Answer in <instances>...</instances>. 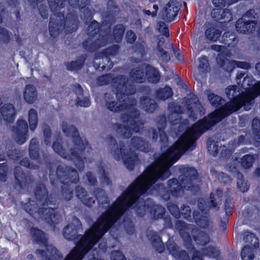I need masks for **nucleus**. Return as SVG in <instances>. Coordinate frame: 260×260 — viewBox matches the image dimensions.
<instances>
[{
  "mask_svg": "<svg viewBox=\"0 0 260 260\" xmlns=\"http://www.w3.org/2000/svg\"><path fill=\"white\" fill-rule=\"evenodd\" d=\"M110 205L98 218L84 235L79 234V230L82 229L81 221L78 219L76 225L71 223L67 225L63 230L64 237L69 241H78L75 246L67 255L69 256L72 251L76 249L77 254L82 256V260L86 254L96 245L100 238L103 236L114 224L113 218L112 217Z\"/></svg>",
  "mask_w": 260,
  "mask_h": 260,
  "instance_id": "f03ea898",
  "label": "nucleus"
},
{
  "mask_svg": "<svg viewBox=\"0 0 260 260\" xmlns=\"http://www.w3.org/2000/svg\"><path fill=\"white\" fill-rule=\"evenodd\" d=\"M141 108L147 113H153L158 107L154 100L147 96H142L140 99Z\"/></svg>",
  "mask_w": 260,
  "mask_h": 260,
  "instance_id": "2f4dec72",
  "label": "nucleus"
},
{
  "mask_svg": "<svg viewBox=\"0 0 260 260\" xmlns=\"http://www.w3.org/2000/svg\"><path fill=\"white\" fill-rule=\"evenodd\" d=\"M204 256L218 259L220 255V251L216 246L209 245L201 249Z\"/></svg>",
  "mask_w": 260,
  "mask_h": 260,
  "instance_id": "37998d69",
  "label": "nucleus"
},
{
  "mask_svg": "<svg viewBox=\"0 0 260 260\" xmlns=\"http://www.w3.org/2000/svg\"><path fill=\"white\" fill-rule=\"evenodd\" d=\"M44 141L46 145H50L51 144L50 138L52 135V131L50 126L46 125L43 129Z\"/></svg>",
  "mask_w": 260,
  "mask_h": 260,
  "instance_id": "680f3d73",
  "label": "nucleus"
},
{
  "mask_svg": "<svg viewBox=\"0 0 260 260\" xmlns=\"http://www.w3.org/2000/svg\"><path fill=\"white\" fill-rule=\"evenodd\" d=\"M235 26L237 32L243 34H247L252 33L255 31L256 23H255L254 20H250L241 17L237 20Z\"/></svg>",
  "mask_w": 260,
  "mask_h": 260,
  "instance_id": "a878e982",
  "label": "nucleus"
},
{
  "mask_svg": "<svg viewBox=\"0 0 260 260\" xmlns=\"http://www.w3.org/2000/svg\"><path fill=\"white\" fill-rule=\"evenodd\" d=\"M69 0H48V5L52 12L50 17L49 31L50 35L56 38L63 29L65 33H72L78 29L79 21L78 15L73 13H69L65 17L64 13L60 12L66 3Z\"/></svg>",
  "mask_w": 260,
  "mask_h": 260,
  "instance_id": "423d86ee",
  "label": "nucleus"
},
{
  "mask_svg": "<svg viewBox=\"0 0 260 260\" xmlns=\"http://www.w3.org/2000/svg\"><path fill=\"white\" fill-rule=\"evenodd\" d=\"M147 237L155 251L159 253H162L165 250V246L161 237L154 231H150L147 234Z\"/></svg>",
  "mask_w": 260,
  "mask_h": 260,
  "instance_id": "cd10ccee",
  "label": "nucleus"
},
{
  "mask_svg": "<svg viewBox=\"0 0 260 260\" xmlns=\"http://www.w3.org/2000/svg\"><path fill=\"white\" fill-rule=\"evenodd\" d=\"M140 111L135 107H131L127 112L121 115L122 122L128 126L116 122L112 124V127L121 138L129 139L132 135V129L137 133L140 131V126L144 124L140 119Z\"/></svg>",
  "mask_w": 260,
  "mask_h": 260,
  "instance_id": "0eeeda50",
  "label": "nucleus"
},
{
  "mask_svg": "<svg viewBox=\"0 0 260 260\" xmlns=\"http://www.w3.org/2000/svg\"><path fill=\"white\" fill-rule=\"evenodd\" d=\"M230 102L227 103L232 111L234 112L238 111L241 107H244L239 97L236 99H229Z\"/></svg>",
  "mask_w": 260,
  "mask_h": 260,
  "instance_id": "864d4df0",
  "label": "nucleus"
},
{
  "mask_svg": "<svg viewBox=\"0 0 260 260\" xmlns=\"http://www.w3.org/2000/svg\"><path fill=\"white\" fill-rule=\"evenodd\" d=\"M37 91L32 84L26 85L23 92L25 101L28 104H32L37 98Z\"/></svg>",
  "mask_w": 260,
  "mask_h": 260,
  "instance_id": "e433bc0d",
  "label": "nucleus"
},
{
  "mask_svg": "<svg viewBox=\"0 0 260 260\" xmlns=\"http://www.w3.org/2000/svg\"><path fill=\"white\" fill-rule=\"evenodd\" d=\"M98 83L101 86L109 84L111 81V75L109 74H106L101 75L97 78Z\"/></svg>",
  "mask_w": 260,
  "mask_h": 260,
  "instance_id": "69168bd1",
  "label": "nucleus"
},
{
  "mask_svg": "<svg viewBox=\"0 0 260 260\" xmlns=\"http://www.w3.org/2000/svg\"><path fill=\"white\" fill-rule=\"evenodd\" d=\"M130 145L136 150L148 152L150 150L149 142L138 136H134L131 138Z\"/></svg>",
  "mask_w": 260,
  "mask_h": 260,
  "instance_id": "7c9ffc66",
  "label": "nucleus"
},
{
  "mask_svg": "<svg viewBox=\"0 0 260 260\" xmlns=\"http://www.w3.org/2000/svg\"><path fill=\"white\" fill-rule=\"evenodd\" d=\"M218 123L212 112L198 120L189 128H187L184 134L196 146V141L205 133L211 129Z\"/></svg>",
  "mask_w": 260,
  "mask_h": 260,
  "instance_id": "f8f14e48",
  "label": "nucleus"
},
{
  "mask_svg": "<svg viewBox=\"0 0 260 260\" xmlns=\"http://www.w3.org/2000/svg\"><path fill=\"white\" fill-rule=\"evenodd\" d=\"M28 129L26 121L22 119H18L16 125L12 127L14 140L18 144L22 145L27 141L28 138Z\"/></svg>",
  "mask_w": 260,
  "mask_h": 260,
  "instance_id": "aec40b11",
  "label": "nucleus"
},
{
  "mask_svg": "<svg viewBox=\"0 0 260 260\" xmlns=\"http://www.w3.org/2000/svg\"><path fill=\"white\" fill-rule=\"evenodd\" d=\"M154 183L155 182L150 178L139 177L110 205L114 223L123 216V226L127 234L132 235L135 232L132 218L126 214L129 209H134L139 217H144L149 214L153 219L158 220L162 219L165 215V208L160 205L156 204L152 199L144 200L140 198L144 194L155 193L151 191Z\"/></svg>",
  "mask_w": 260,
  "mask_h": 260,
  "instance_id": "f257e3e1",
  "label": "nucleus"
},
{
  "mask_svg": "<svg viewBox=\"0 0 260 260\" xmlns=\"http://www.w3.org/2000/svg\"><path fill=\"white\" fill-rule=\"evenodd\" d=\"M61 128L64 135L72 138L73 146L71 148V155L73 158H81V154L85 153L86 148L89 144L88 141L83 140L77 128L73 125H69L66 121H62Z\"/></svg>",
  "mask_w": 260,
  "mask_h": 260,
  "instance_id": "ddd939ff",
  "label": "nucleus"
},
{
  "mask_svg": "<svg viewBox=\"0 0 260 260\" xmlns=\"http://www.w3.org/2000/svg\"><path fill=\"white\" fill-rule=\"evenodd\" d=\"M180 8L178 6L176 0H170L166 4L165 8L162 11V19L167 22L173 21L177 15Z\"/></svg>",
  "mask_w": 260,
  "mask_h": 260,
  "instance_id": "393cba45",
  "label": "nucleus"
},
{
  "mask_svg": "<svg viewBox=\"0 0 260 260\" xmlns=\"http://www.w3.org/2000/svg\"><path fill=\"white\" fill-rule=\"evenodd\" d=\"M259 95L260 80L255 83L251 87L246 89L244 92L241 93L239 98L246 108V107L252 106L254 99Z\"/></svg>",
  "mask_w": 260,
  "mask_h": 260,
  "instance_id": "412c9836",
  "label": "nucleus"
},
{
  "mask_svg": "<svg viewBox=\"0 0 260 260\" xmlns=\"http://www.w3.org/2000/svg\"><path fill=\"white\" fill-rule=\"evenodd\" d=\"M199 63L198 68L200 71L203 73L207 72L208 69L209 68V63L208 57L205 55H202L199 58Z\"/></svg>",
  "mask_w": 260,
  "mask_h": 260,
  "instance_id": "5fc2aeb1",
  "label": "nucleus"
},
{
  "mask_svg": "<svg viewBox=\"0 0 260 260\" xmlns=\"http://www.w3.org/2000/svg\"><path fill=\"white\" fill-rule=\"evenodd\" d=\"M236 39L235 35L230 31H225L222 36V43L230 46Z\"/></svg>",
  "mask_w": 260,
  "mask_h": 260,
  "instance_id": "8fccbe9b",
  "label": "nucleus"
},
{
  "mask_svg": "<svg viewBox=\"0 0 260 260\" xmlns=\"http://www.w3.org/2000/svg\"><path fill=\"white\" fill-rule=\"evenodd\" d=\"M119 49V46L114 44L95 54L93 62L95 70L99 72H107L111 70L113 67L111 57L116 55Z\"/></svg>",
  "mask_w": 260,
  "mask_h": 260,
  "instance_id": "4468645a",
  "label": "nucleus"
},
{
  "mask_svg": "<svg viewBox=\"0 0 260 260\" xmlns=\"http://www.w3.org/2000/svg\"><path fill=\"white\" fill-rule=\"evenodd\" d=\"M104 99L107 109L113 113H119L127 107V105L126 103H118L116 101L113 94L105 93Z\"/></svg>",
  "mask_w": 260,
  "mask_h": 260,
  "instance_id": "5701e85b",
  "label": "nucleus"
},
{
  "mask_svg": "<svg viewBox=\"0 0 260 260\" xmlns=\"http://www.w3.org/2000/svg\"><path fill=\"white\" fill-rule=\"evenodd\" d=\"M52 147L53 150L62 157L74 161L76 167L79 171H82L84 169L85 160L86 159L85 153L81 154V158H73L71 155V148L70 149V153H68L67 150L63 147L62 144L59 141H54Z\"/></svg>",
  "mask_w": 260,
  "mask_h": 260,
  "instance_id": "6ab92c4d",
  "label": "nucleus"
},
{
  "mask_svg": "<svg viewBox=\"0 0 260 260\" xmlns=\"http://www.w3.org/2000/svg\"><path fill=\"white\" fill-rule=\"evenodd\" d=\"M145 75L148 82L151 83L156 84L159 81L160 79V75L158 69L150 64L146 66Z\"/></svg>",
  "mask_w": 260,
  "mask_h": 260,
  "instance_id": "f704fd0d",
  "label": "nucleus"
},
{
  "mask_svg": "<svg viewBox=\"0 0 260 260\" xmlns=\"http://www.w3.org/2000/svg\"><path fill=\"white\" fill-rule=\"evenodd\" d=\"M28 122L29 124V128L31 131L34 132L37 128L38 123V115L37 111L31 108L28 111Z\"/></svg>",
  "mask_w": 260,
  "mask_h": 260,
  "instance_id": "a18cd8bd",
  "label": "nucleus"
},
{
  "mask_svg": "<svg viewBox=\"0 0 260 260\" xmlns=\"http://www.w3.org/2000/svg\"><path fill=\"white\" fill-rule=\"evenodd\" d=\"M15 178V188L18 190H23L28 187L32 182L31 176L26 174L20 167H16L14 170Z\"/></svg>",
  "mask_w": 260,
  "mask_h": 260,
  "instance_id": "4be33fe9",
  "label": "nucleus"
},
{
  "mask_svg": "<svg viewBox=\"0 0 260 260\" xmlns=\"http://www.w3.org/2000/svg\"><path fill=\"white\" fill-rule=\"evenodd\" d=\"M192 234L193 239L199 245H206L210 240L208 234L198 229H193Z\"/></svg>",
  "mask_w": 260,
  "mask_h": 260,
  "instance_id": "473e14b6",
  "label": "nucleus"
},
{
  "mask_svg": "<svg viewBox=\"0 0 260 260\" xmlns=\"http://www.w3.org/2000/svg\"><path fill=\"white\" fill-rule=\"evenodd\" d=\"M226 95L229 99H236L241 96L240 89L236 85H230L225 89Z\"/></svg>",
  "mask_w": 260,
  "mask_h": 260,
  "instance_id": "de8ad7c7",
  "label": "nucleus"
},
{
  "mask_svg": "<svg viewBox=\"0 0 260 260\" xmlns=\"http://www.w3.org/2000/svg\"><path fill=\"white\" fill-rule=\"evenodd\" d=\"M180 212L181 215H182L183 218L189 221H191L192 219L191 216V211L189 206L186 204H183L181 207Z\"/></svg>",
  "mask_w": 260,
  "mask_h": 260,
  "instance_id": "4d7b16f0",
  "label": "nucleus"
},
{
  "mask_svg": "<svg viewBox=\"0 0 260 260\" xmlns=\"http://www.w3.org/2000/svg\"><path fill=\"white\" fill-rule=\"evenodd\" d=\"M196 146L183 134L173 145L169 147L163 156L156 158L145 170L142 175L156 182L164 181L171 175L170 168L188 150L192 151Z\"/></svg>",
  "mask_w": 260,
  "mask_h": 260,
  "instance_id": "7ed1b4c3",
  "label": "nucleus"
},
{
  "mask_svg": "<svg viewBox=\"0 0 260 260\" xmlns=\"http://www.w3.org/2000/svg\"><path fill=\"white\" fill-rule=\"evenodd\" d=\"M43 157L46 161V167L49 171V176L51 183L54 186L57 185L58 181L62 184L60 195L62 199L67 201L71 200L75 190L77 198L86 206L91 207L94 203L93 198L88 196L87 191L83 187L77 185L74 188V186L72 185V183H77L79 180L78 173L75 169L71 167H64L61 165H58L55 172L56 178H54L53 164L51 161H47L49 157L48 154L44 153Z\"/></svg>",
  "mask_w": 260,
  "mask_h": 260,
  "instance_id": "20e7f679",
  "label": "nucleus"
},
{
  "mask_svg": "<svg viewBox=\"0 0 260 260\" xmlns=\"http://www.w3.org/2000/svg\"><path fill=\"white\" fill-rule=\"evenodd\" d=\"M218 108V111L212 112L218 122L233 113L228 104L224 106L222 105L221 107Z\"/></svg>",
  "mask_w": 260,
  "mask_h": 260,
  "instance_id": "a19ab883",
  "label": "nucleus"
},
{
  "mask_svg": "<svg viewBox=\"0 0 260 260\" xmlns=\"http://www.w3.org/2000/svg\"><path fill=\"white\" fill-rule=\"evenodd\" d=\"M90 4V0H69V5L74 8H79L86 21H90L93 18L91 11L88 7Z\"/></svg>",
  "mask_w": 260,
  "mask_h": 260,
  "instance_id": "b1692460",
  "label": "nucleus"
},
{
  "mask_svg": "<svg viewBox=\"0 0 260 260\" xmlns=\"http://www.w3.org/2000/svg\"><path fill=\"white\" fill-rule=\"evenodd\" d=\"M233 199L231 198H226L224 202V211L226 215L229 217L232 215L233 212V207L234 206V202Z\"/></svg>",
  "mask_w": 260,
  "mask_h": 260,
  "instance_id": "13d9d810",
  "label": "nucleus"
},
{
  "mask_svg": "<svg viewBox=\"0 0 260 260\" xmlns=\"http://www.w3.org/2000/svg\"><path fill=\"white\" fill-rule=\"evenodd\" d=\"M238 175L240 176V178L238 179L237 182V187L242 192H246L249 189V185L247 183H244V177L242 173H239Z\"/></svg>",
  "mask_w": 260,
  "mask_h": 260,
  "instance_id": "bf43d9fd",
  "label": "nucleus"
},
{
  "mask_svg": "<svg viewBox=\"0 0 260 260\" xmlns=\"http://www.w3.org/2000/svg\"><path fill=\"white\" fill-rule=\"evenodd\" d=\"M30 234L34 240L45 250L37 249L36 254L40 255L43 260H60L62 258L61 253L55 247L48 243V238L41 230L36 227L30 229Z\"/></svg>",
  "mask_w": 260,
  "mask_h": 260,
  "instance_id": "6e6552de",
  "label": "nucleus"
},
{
  "mask_svg": "<svg viewBox=\"0 0 260 260\" xmlns=\"http://www.w3.org/2000/svg\"><path fill=\"white\" fill-rule=\"evenodd\" d=\"M24 209L30 216L38 213L39 216L43 218L48 224L55 226L60 220L61 217L55 207H39L38 204L34 200H29L24 206Z\"/></svg>",
  "mask_w": 260,
  "mask_h": 260,
  "instance_id": "9b49d317",
  "label": "nucleus"
},
{
  "mask_svg": "<svg viewBox=\"0 0 260 260\" xmlns=\"http://www.w3.org/2000/svg\"><path fill=\"white\" fill-rule=\"evenodd\" d=\"M243 240L248 245L242 249L241 258L242 260H253L254 257L253 249L259 247L258 239L254 233L246 231L244 233Z\"/></svg>",
  "mask_w": 260,
  "mask_h": 260,
  "instance_id": "a211bd4d",
  "label": "nucleus"
},
{
  "mask_svg": "<svg viewBox=\"0 0 260 260\" xmlns=\"http://www.w3.org/2000/svg\"><path fill=\"white\" fill-rule=\"evenodd\" d=\"M167 248L169 253L176 260H190L188 253L181 249L174 242L167 243Z\"/></svg>",
  "mask_w": 260,
  "mask_h": 260,
  "instance_id": "bb28decb",
  "label": "nucleus"
},
{
  "mask_svg": "<svg viewBox=\"0 0 260 260\" xmlns=\"http://www.w3.org/2000/svg\"><path fill=\"white\" fill-rule=\"evenodd\" d=\"M107 9L109 15L113 17L118 11V6L114 0H109L107 3Z\"/></svg>",
  "mask_w": 260,
  "mask_h": 260,
  "instance_id": "6e6d98bb",
  "label": "nucleus"
},
{
  "mask_svg": "<svg viewBox=\"0 0 260 260\" xmlns=\"http://www.w3.org/2000/svg\"><path fill=\"white\" fill-rule=\"evenodd\" d=\"M11 40V34L4 27L0 26V42L8 44Z\"/></svg>",
  "mask_w": 260,
  "mask_h": 260,
  "instance_id": "603ef678",
  "label": "nucleus"
},
{
  "mask_svg": "<svg viewBox=\"0 0 260 260\" xmlns=\"http://www.w3.org/2000/svg\"><path fill=\"white\" fill-rule=\"evenodd\" d=\"M34 194L36 200L42 203V206L55 207L57 202V198L55 193H48L46 185L42 183L36 184L34 188Z\"/></svg>",
  "mask_w": 260,
  "mask_h": 260,
  "instance_id": "f3484780",
  "label": "nucleus"
},
{
  "mask_svg": "<svg viewBox=\"0 0 260 260\" xmlns=\"http://www.w3.org/2000/svg\"><path fill=\"white\" fill-rule=\"evenodd\" d=\"M207 149L209 153L213 156H216L218 153V145L213 141L208 143Z\"/></svg>",
  "mask_w": 260,
  "mask_h": 260,
  "instance_id": "0e129e2a",
  "label": "nucleus"
},
{
  "mask_svg": "<svg viewBox=\"0 0 260 260\" xmlns=\"http://www.w3.org/2000/svg\"><path fill=\"white\" fill-rule=\"evenodd\" d=\"M167 117L165 114L159 115L157 116L156 124L157 125L158 130L165 129L167 126Z\"/></svg>",
  "mask_w": 260,
  "mask_h": 260,
  "instance_id": "774afa93",
  "label": "nucleus"
},
{
  "mask_svg": "<svg viewBox=\"0 0 260 260\" xmlns=\"http://www.w3.org/2000/svg\"><path fill=\"white\" fill-rule=\"evenodd\" d=\"M176 226L178 233L183 241L184 247L189 252L192 251V260H202L203 252L196 249L193 244L191 236L188 230V224L183 221L178 220L176 223Z\"/></svg>",
  "mask_w": 260,
  "mask_h": 260,
  "instance_id": "2eb2a0df",
  "label": "nucleus"
},
{
  "mask_svg": "<svg viewBox=\"0 0 260 260\" xmlns=\"http://www.w3.org/2000/svg\"><path fill=\"white\" fill-rule=\"evenodd\" d=\"M0 112L4 120L8 123H12L16 117L15 108L13 104H5L0 108Z\"/></svg>",
  "mask_w": 260,
  "mask_h": 260,
  "instance_id": "c85d7f7f",
  "label": "nucleus"
},
{
  "mask_svg": "<svg viewBox=\"0 0 260 260\" xmlns=\"http://www.w3.org/2000/svg\"><path fill=\"white\" fill-rule=\"evenodd\" d=\"M167 208L170 213L175 218L179 219L181 217L180 210L177 204L172 202L168 203Z\"/></svg>",
  "mask_w": 260,
  "mask_h": 260,
  "instance_id": "3c124183",
  "label": "nucleus"
},
{
  "mask_svg": "<svg viewBox=\"0 0 260 260\" xmlns=\"http://www.w3.org/2000/svg\"><path fill=\"white\" fill-rule=\"evenodd\" d=\"M130 77L136 82L142 83L145 81L144 69L137 67L132 70L129 73Z\"/></svg>",
  "mask_w": 260,
  "mask_h": 260,
  "instance_id": "79ce46f5",
  "label": "nucleus"
},
{
  "mask_svg": "<svg viewBox=\"0 0 260 260\" xmlns=\"http://www.w3.org/2000/svg\"><path fill=\"white\" fill-rule=\"evenodd\" d=\"M254 160L255 158L253 154H245L241 158L240 164L243 168L249 169L252 166Z\"/></svg>",
  "mask_w": 260,
  "mask_h": 260,
  "instance_id": "09e8293b",
  "label": "nucleus"
},
{
  "mask_svg": "<svg viewBox=\"0 0 260 260\" xmlns=\"http://www.w3.org/2000/svg\"><path fill=\"white\" fill-rule=\"evenodd\" d=\"M173 94V90L168 85H166L163 88H158L155 91V97L159 100L165 101L171 98Z\"/></svg>",
  "mask_w": 260,
  "mask_h": 260,
  "instance_id": "ea45409f",
  "label": "nucleus"
},
{
  "mask_svg": "<svg viewBox=\"0 0 260 260\" xmlns=\"http://www.w3.org/2000/svg\"><path fill=\"white\" fill-rule=\"evenodd\" d=\"M100 30V23L95 20H92L88 26L87 34L90 37H94L99 34L98 37L94 41L90 38L85 39L82 42V47L85 50L93 53L108 43L110 33L105 30Z\"/></svg>",
  "mask_w": 260,
  "mask_h": 260,
  "instance_id": "1a4fd4ad",
  "label": "nucleus"
},
{
  "mask_svg": "<svg viewBox=\"0 0 260 260\" xmlns=\"http://www.w3.org/2000/svg\"><path fill=\"white\" fill-rule=\"evenodd\" d=\"M87 59L86 55H81L76 60L68 62L66 64L67 69L70 71H78L83 67Z\"/></svg>",
  "mask_w": 260,
  "mask_h": 260,
  "instance_id": "4c0bfd02",
  "label": "nucleus"
},
{
  "mask_svg": "<svg viewBox=\"0 0 260 260\" xmlns=\"http://www.w3.org/2000/svg\"><path fill=\"white\" fill-rule=\"evenodd\" d=\"M112 81L113 86L115 89L116 96L118 100L135 93L134 86L128 83L127 78L124 75L118 76L113 78Z\"/></svg>",
  "mask_w": 260,
  "mask_h": 260,
  "instance_id": "dca6fc26",
  "label": "nucleus"
},
{
  "mask_svg": "<svg viewBox=\"0 0 260 260\" xmlns=\"http://www.w3.org/2000/svg\"><path fill=\"white\" fill-rule=\"evenodd\" d=\"M73 90L77 95L76 102L77 106L84 107H89L90 106L91 102L87 97L81 98L83 96V89L81 86L79 84H75L73 85Z\"/></svg>",
  "mask_w": 260,
  "mask_h": 260,
  "instance_id": "c756f323",
  "label": "nucleus"
},
{
  "mask_svg": "<svg viewBox=\"0 0 260 260\" xmlns=\"http://www.w3.org/2000/svg\"><path fill=\"white\" fill-rule=\"evenodd\" d=\"M19 164L21 166L30 169L36 170L38 168V166L31 162L28 157L23 158Z\"/></svg>",
  "mask_w": 260,
  "mask_h": 260,
  "instance_id": "338daca9",
  "label": "nucleus"
},
{
  "mask_svg": "<svg viewBox=\"0 0 260 260\" xmlns=\"http://www.w3.org/2000/svg\"><path fill=\"white\" fill-rule=\"evenodd\" d=\"M29 5L33 8H38L39 13L43 19H48V8L45 0H27Z\"/></svg>",
  "mask_w": 260,
  "mask_h": 260,
  "instance_id": "72a5a7b5",
  "label": "nucleus"
},
{
  "mask_svg": "<svg viewBox=\"0 0 260 260\" xmlns=\"http://www.w3.org/2000/svg\"><path fill=\"white\" fill-rule=\"evenodd\" d=\"M29 155L31 159L40 161V145L36 138H33L29 143Z\"/></svg>",
  "mask_w": 260,
  "mask_h": 260,
  "instance_id": "c9c22d12",
  "label": "nucleus"
},
{
  "mask_svg": "<svg viewBox=\"0 0 260 260\" xmlns=\"http://www.w3.org/2000/svg\"><path fill=\"white\" fill-rule=\"evenodd\" d=\"M221 31L213 25L210 24L205 30L206 38L212 42L217 41L221 35Z\"/></svg>",
  "mask_w": 260,
  "mask_h": 260,
  "instance_id": "58836bf2",
  "label": "nucleus"
},
{
  "mask_svg": "<svg viewBox=\"0 0 260 260\" xmlns=\"http://www.w3.org/2000/svg\"><path fill=\"white\" fill-rule=\"evenodd\" d=\"M133 49L135 52L137 54L140 55L141 56H144L146 55V51L144 45L140 42L136 43L133 46Z\"/></svg>",
  "mask_w": 260,
  "mask_h": 260,
  "instance_id": "e2e57ef3",
  "label": "nucleus"
},
{
  "mask_svg": "<svg viewBox=\"0 0 260 260\" xmlns=\"http://www.w3.org/2000/svg\"><path fill=\"white\" fill-rule=\"evenodd\" d=\"M125 27L123 24H116L113 29L112 36L116 43H120L123 37Z\"/></svg>",
  "mask_w": 260,
  "mask_h": 260,
  "instance_id": "c03bdc74",
  "label": "nucleus"
},
{
  "mask_svg": "<svg viewBox=\"0 0 260 260\" xmlns=\"http://www.w3.org/2000/svg\"><path fill=\"white\" fill-rule=\"evenodd\" d=\"M210 104L216 108H220L223 105L224 101L220 96L214 93H209L207 95Z\"/></svg>",
  "mask_w": 260,
  "mask_h": 260,
  "instance_id": "49530a36",
  "label": "nucleus"
},
{
  "mask_svg": "<svg viewBox=\"0 0 260 260\" xmlns=\"http://www.w3.org/2000/svg\"><path fill=\"white\" fill-rule=\"evenodd\" d=\"M178 171L182 176L180 181L176 178L170 179L167 183V187L163 183H154L151 191H154L164 201H168L171 196L178 198L185 190H193L196 187L194 182L198 177L197 170L193 167L182 165L179 167Z\"/></svg>",
  "mask_w": 260,
  "mask_h": 260,
  "instance_id": "39448f33",
  "label": "nucleus"
},
{
  "mask_svg": "<svg viewBox=\"0 0 260 260\" xmlns=\"http://www.w3.org/2000/svg\"><path fill=\"white\" fill-rule=\"evenodd\" d=\"M9 168L6 163L0 164V181L5 182L8 179Z\"/></svg>",
  "mask_w": 260,
  "mask_h": 260,
  "instance_id": "052dcab7",
  "label": "nucleus"
},
{
  "mask_svg": "<svg viewBox=\"0 0 260 260\" xmlns=\"http://www.w3.org/2000/svg\"><path fill=\"white\" fill-rule=\"evenodd\" d=\"M109 141L110 145L115 147L111 151L114 158L116 160L122 159L124 165L129 170H133L135 168L136 161L138 158V155L134 151L128 150L124 142L120 141L119 147L116 139L112 136H109Z\"/></svg>",
  "mask_w": 260,
  "mask_h": 260,
  "instance_id": "9d476101",
  "label": "nucleus"
}]
</instances>
